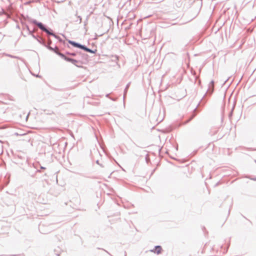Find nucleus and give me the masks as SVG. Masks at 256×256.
<instances>
[{
    "mask_svg": "<svg viewBox=\"0 0 256 256\" xmlns=\"http://www.w3.org/2000/svg\"><path fill=\"white\" fill-rule=\"evenodd\" d=\"M44 41L46 45L44 46L48 50L54 52L66 62L72 63L76 67H82V66L77 64L78 63L80 64H82V62L80 60H78L76 59L71 58L69 56H66L64 54L58 51V48L57 46H55L54 48L51 46L50 45L52 44V40L49 38H48L47 42H46V40L44 38Z\"/></svg>",
    "mask_w": 256,
    "mask_h": 256,
    "instance_id": "obj_1",
    "label": "nucleus"
},
{
    "mask_svg": "<svg viewBox=\"0 0 256 256\" xmlns=\"http://www.w3.org/2000/svg\"><path fill=\"white\" fill-rule=\"evenodd\" d=\"M30 22L38 26L40 30L45 32L47 34L55 36V33L53 30L50 28L46 26L45 24H42V22H38L36 20L31 19Z\"/></svg>",
    "mask_w": 256,
    "mask_h": 256,
    "instance_id": "obj_2",
    "label": "nucleus"
},
{
    "mask_svg": "<svg viewBox=\"0 0 256 256\" xmlns=\"http://www.w3.org/2000/svg\"><path fill=\"white\" fill-rule=\"evenodd\" d=\"M214 80H212L209 84L208 88L206 91V94L204 96L202 99L201 100V101L199 102L198 104L202 102L203 103V105L206 102V100H204V99L206 96H210L212 94L214 91Z\"/></svg>",
    "mask_w": 256,
    "mask_h": 256,
    "instance_id": "obj_3",
    "label": "nucleus"
},
{
    "mask_svg": "<svg viewBox=\"0 0 256 256\" xmlns=\"http://www.w3.org/2000/svg\"><path fill=\"white\" fill-rule=\"evenodd\" d=\"M150 252L160 254L162 252V248L160 246H156L154 249L150 250Z\"/></svg>",
    "mask_w": 256,
    "mask_h": 256,
    "instance_id": "obj_4",
    "label": "nucleus"
},
{
    "mask_svg": "<svg viewBox=\"0 0 256 256\" xmlns=\"http://www.w3.org/2000/svg\"><path fill=\"white\" fill-rule=\"evenodd\" d=\"M32 36L36 40H37V42H38L40 44H41L42 46H46L44 43L43 38H42V36H36L34 34H32Z\"/></svg>",
    "mask_w": 256,
    "mask_h": 256,
    "instance_id": "obj_5",
    "label": "nucleus"
},
{
    "mask_svg": "<svg viewBox=\"0 0 256 256\" xmlns=\"http://www.w3.org/2000/svg\"><path fill=\"white\" fill-rule=\"evenodd\" d=\"M68 44H71L72 46H73L74 47V48H80V45H81V44L80 43H78V42H76L75 41H73V40H68Z\"/></svg>",
    "mask_w": 256,
    "mask_h": 256,
    "instance_id": "obj_6",
    "label": "nucleus"
},
{
    "mask_svg": "<svg viewBox=\"0 0 256 256\" xmlns=\"http://www.w3.org/2000/svg\"><path fill=\"white\" fill-rule=\"evenodd\" d=\"M68 44H71L72 46H73L74 47V48H80V45H81V44L80 43H78V42H76L75 41H73V40H68Z\"/></svg>",
    "mask_w": 256,
    "mask_h": 256,
    "instance_id": "obj_7",
    "label": "nucleus"
},
{
    "mask_svg": "<svg viewBox=\"0 0 256 256\" xmlns=\"http://www.w3.org/2000/svg\"><path fill=\"white\" fill-rule=\"evenodd\" d=\"M130 82H129L126 85L124 90V99L125 98L126 96V94L130 86Z\"/></svg>",
    "mask_w": 256,
    "mask_h": 256,
    "instance_id": "obj_8",
    "label": "nucleus"
},
{
    "mask_svg": "<svg viewBox=\"0 0 256 256\" xmlns=\"http://www.w3.org/2000/svg\"><path fill=\"white\" fill-rule=\"evenodd\" d=\"M78 55H80L83 59L86 60L88 57V55L87 54L82 53L81 52H78Z\"/></svg>",
    "mask_w": 256,
    "mask_h": 256,
    "instance_id": "obj_9",
    "label": "nucleus"
},
{
    "mask_svg": "<svg viewBox=\"0 0 256 256\" xmlns=\"http://www.w3.org/2000/svg\"><path fill=\"white\" fill-rule=\"evenodd\" d=\"M182 4V2L181 0H176L175 2V5L177 8H180Z\"/></svg>",
    "mask_w": 256,
    "mask_h": 256,
    "instance_id": "obj_10",
    "label": "nucleus"
},
{
    "mask_svg": "<svg viewBox=\"0 0 256 256\" xmlns=\"http://www.w3.org/2000/svg\"><path fill=\"white\" fill-rule=\"evenodd\" d=\"M54 36H54V37L55 38H56L60 42L63 43V44L65 43V42L64 40H62V39L59 36L56 35V34H54Z\"/></svg>",
    "mask_w": 256,
    "mask_h": 256,
    "instance_id": "obj_11",
    "label": "nucleus"
},
{
    "mask_svg": "<svg viewBox=\"0 0 256 256\" xmlns=\"http://www.w3.org/2000/svg\"><path fill=\"white\" fill-rule=\"evenodd\" d=\"M118 56L116 55L112 56V60L114 62H116L118 64Z\"/></svg>",
    "mask_w": 256,
    "mask_h": 256,
    "instance_id": "obj_12",
    "label": "nucleus"
},
{
    "mask_svg": "<svg viewBox=\"0 0 256 256\" xmlns=\"http://www.w3.org/2000/svg\"><path fill=\"white\" fill-rule=\"evenodd\" d=\"M22 24L23 26V29L24 30V28L26 29V30H29V26H28L26 23V22H22Z\"/></svg>",
    "mask_w": 256,
    "mask_h": 256,
    "instance_id": "obj_13",
    "label": "nucleus"
},
{
    "mask_svg": "<svg viewBox=\"0 0 256 256\" xmlns=\"http://www.w3.org/2000/svg\"><path fill=\"white\" fill-rule=\"evenodd\" d=\"M96 51H97V50L96 49H95L94 50H92L88 48L86 52H89L90 54H96Z\"/></svg>",
    "mask_w": 256,
    "mask_h": 256,
    "instance_id": "obj_14",
    "label": "nucleus"
},
{
    "mask_svg": "<svg viewBox=\"0 0 256 256\" xmlns=\"http://www.w3.org/2000/svg\"><path fill=\"white\" fill-rule=\"evenodd\" d=\"M88 48L86 45L81 44L80 49H81L84 52H86Z\"/></svg>",
    "mask_w": 256,
    "mask_h": 256,
    "instance_id": "obj_15",
    "label": "nucleus"
},
{
    "mask_svg": "<svg viewBox=\"0 0 256 256\" xmlns=\"http://www.w3.org/2000/svg\"><path fill=\"white\" fill-rule=\"evenodd\" d=\"M75 16H76L78 18H79V20H76V22H78V23L80 24L82 22V17L80 16H78V12H76V14H75Z\"/></svg>",
    "mask_w": 256,
    "mask_h": 256,
    "instance_id": "obj_16",
    "label": "nucleus"
},
{
    "mask_svg": "<svg viewBox=\"0 0 256 256\" xmlns=\"http://www.w3.org/2000/svg\"><path fill=\"white\" fill-rule=\"evenodd\" d=\"M78 52H70V56H76L78 54Z\"/></svg>",
    "mask_w": 256,
    "mask_h": 256,
    "instance_id": "obj_17",
    "label": "nucleus"
},
{
    "mask_svg": "<svg viewBox=\"0 0 256 256\" xmlns=\"http://www.w3.org/2000/svg\"><path fill=\"white\" fill-rule=\"evenodd\" d=\"M196 114H192L191 117L188 119V122H190L195 116Z\"/></svg>",
    "mask_w": 256,
    "mask_h": 256,
    "instance_id": "obj_18",
    "label": "nucleus"
},
{
    "mask_svg": "<svg viewBox=\"0 0 256 256\" xmlns=\"http://www.w3.org/2000/svg\"><path fill=\"white\" fill-rule=\"evenodd\" d=\"M28 31V34L29 35H30L32 36V34H34V32H33V31L32 30H30V29L29 28V30H27Z\"/></svg>",
    "mask_w": 256,
    "mask_h": 256,
    "instance_id": "obj_19",
    "label": "nucleus"
},
{
    "mask_svg": "<svg viewBox=\"0 0 256 256\" xmlns=\"http://www.w3.org/2000/svg\"><path fill=\"white\" fill-rule=\"evenodd\" d=\"M54 252L56 256H60V253L58 252H57V250H54Z\"/></svg>",
    "mask_w": 256,
    "mask_h": 256,
    "instance_id": "obj_20",
    "label": "nucleus"
},
{
    "mask_svg": "<svg viewBox=\"0 0 256 256\" xmlns=\"http://www.w3.org/2000/svg\"><path fill=\"white\" fill-rule=\"evenodd\" d=\"M96 163L98 164H99L101 167L102 168H104V166H103L102 164H100V163H99V160H97L96 161Z\"/></svg>",
    "mask_w": 256,
    "mask_h": 256,
    "instance_id": "obj_21",
    "label": "nucleus"
},
{
    "mask_svg": "<svg viewBox=\"0 0 256 256\" xmlns=\"http://www.w3.org/2000/svg\"><path fill=\"white\" fill-rule=\"evenodd\" d=\"M70 52H70L66 51V54H64L66 56V55H68V56H70Z\"/></svg>",
    "mask_w": 256,
    "mask_h": 256,
    "instance_id": "obj_22",
    "label": "nucleus"
},
{
    "mask_svg": "<svg viewBox=\"0 0 256 256\" xmlns=\"http://www.w3.org/2000/svg\"><path fill=\"white\" fill-rule=\"evenodd\" d=\"M110 98L112 100V101H116L117 100V98Z\"/></svg>",
    "mask_w": 256,
    "mask_h": 256,
    "instance_id": "obj_23",
    "label": "nucleus"
},
{
    "mask_svg": "<svg viewBox=\"0 0 256 256\" xmlns=\"http://www.w3.org/2000/svg\"><path fill=\"white\" fill-rule=\"evenodd\" d=\"M102 250H104V251H105L106 253H108L110 256H112L110 253H109L107 250H104V249H102Z\"/></svg>",
    "mask_w": 256,
    "mask_h": 256,
    "instance_id": "obj_24",
    "label": "nucleus"
},
{
    "mask_svg": "<svg viewBox=\"0 0 256 256\" xmlns=\"http://www.w3.org/2000/svg\"><path fill=\"white\" fill-rule=\"evenodd\" d=\"M232 110H231V112L229 114V116H232Z\"/></svg>",
    "mask_w": 256,
    "mask_h": 256,
    "instance_id": "obj_25",
    "label": "nucleus"
},
{
    "mask_svg": "<svg viewBox=\"0 0 256 256\" xmlns=\"http://www.w3.org/2000/svg\"><path fill=\"white\" fill-rule=\"evenodd\" d=\"M110 94H106V98H110Z\"/></svg>",
    "mask_w": 256,
    "mask_h": 256,
    "instance_id": "obj_26",
    "label": "nucleus"
},
{
    "mask_svg": "<svg viewBox=\"0 0 256 256\" xmlns=\"http://www.w3.org/2000/svg\"><path fill=\"white\" fill-rule=\"evenodd\" d=\"M40 169L44 170V169H46V168H45V167H44V166H40Z\"/></svg>",
    "mask_w": 256,
    "mask_h": 256,
    "instance_id": "obj_27",
    "label": "nucleus"
},
{
    "mask_svg": "<svg viewBox=\"0 0 256 256\" xmlns=\"http://www.w3.org/2000/svg\"><path fill=\"white\" fill-rule=\"evenodd\" d=\"M41 226H41V225H40V228H39V230H40V231H41Z\"/></svg>",
    "mask_w": 256,
    "mask_h": 256,
    "instance_id": "obj_28",
    "label": "nucleus"
},
{
    "mask_svg": "<svg viewBox=\"0 0 256 256\" xmlns=\"http://www.w3.org/2000/svg\"><path fill=\"white\" fill-rule=\"evenodd\" d=\"M252 180H254L256 181V177L255 178H252Z\"/></svg>",
    "mask_w": 256,
    "mask_h": 256,
    "instance_id": "obj_29",
    "label": "nucleus"
},
{
    "mask_svg": "<svg viewBox=\"0 0 256 256\" xmlns=\"http://www.w3.org/2000/svg\"><path fill=\"white\" fill-rule=\"evenodd\" d=\"M242 216H243V218H244L248 220L244 216H243L242 214Z\"/></svg>",
    "mask_w": 256,
    "mask_h": 256,
    "instance_id": "obj_30",
    "label": "nucleus"
},
{
    "mask_svg": "<svg viewBox=\"0 0 256 256\" xmlns=\"http://www.w3.org/2000/svg\"><path fill=\"white\" fill-rule=\"evenodd\" d=\"M146 162H148V158H147V156H146Z\"/></svg>",
    "mask_w": 256,
    "mask_h": 256,
    "instance_id": "obj_31",
    "label": "nucleus"
},
{
    "mask_svg": "<svg viewBox=\"0 0 256 256\" xmlns=\"http://www.w3.org/2000/svg\"><path fill=\"white\" fill-rule=\"evenodd\" d=\"M9 56L11 57V58H13L14 56H12V55H8Z\"/></svg>",
    "mask_w": 256,
    "mask_h": 256,
    "instance_id": "obj_32",
    "label": "nucleus"
},
{
    "mask_svg": "<svg viewBox=\"0 0 256 256\" xmlns=\"http://www.w3.org/2000/svg\"><path fill=\"white\" fill-rule=\"evenodd\" d=\"M200 83H201V82H200V80H199V82H198V84H200Z\"/></svg>",
    "mask_w": 256,
    "mask_h": 256,
    "instance_id": "obj_33",
    "label": "nucleus"
},
{
    "mask_svg": "<svg viewBox=\"0 0 256 256\" xmlns=\"http://www.w3.org/2000/svg\"><path fill=\"white\" fill-rule=\"evenodd\" d=\"M86 22H84V26H86Z\"/></svg>",
    "mask_w": 256,
    "mask_h": 256,
    "instance_id": "obj_34",
    "label": "nucleus"
},
{
    "mask_svg": "<svg viewBox=\"0 0 256 256\" xmlns=\"http://www.w3.org/2000/svg\"><path fill=\"white\" fill-rule=\"evenodd\" d=\"M16 27H17V28H20V26L18 25L16 26Z\"/></svg>",
    "mask_w": 256,
    "mask_h": 256,
    "instance_id": "obj_35",
    "label": "nucleus"
},
{
    "mask_svg": "<svg viewBox=\"0 0 256 256\" xmlns=\"http://www.w3.org/2000/svg\"><path fill=\"white\" fill-rule=\"evenodd\" d=\"M227 80H225V82H224V84H225V83L226 82V81H227Z\"/></svg>",
    "mask_w": 256,
    "mask_h": 256,
    "instance_id": "obj_36",
    "label": "nucleus"
},
{
    "mask_svg": "<svg viewBox=\"0 0 256 256\" xmlns=\"http://www.w3.org/2000/svg\"><path fill=\"white\" fill-rule=\"evenodd\" d=\"M217 132V130L215 131L214 133V134H216Z\"/></svg>",
    "mask_w": 256,
    "mask_h": 256,
    "instance_id": "obj_37",
    "label": "nucleus"
},
{
    "mask_svg": "<svg viewBox=\"0 0 256 256\" xmlns=\"http://www.w3.org/2000/svg\"><path fill=\"white\" fill-rule=\"evenodd\" d=\"M218 183L216 184V186H218Z\"/></svg>",
    "mask_w": 256,
    "mask_h": 256,
    "instance_id": "obj_38",
    "label": "nucleus"
},
{
    "mask_svg": "<svg viewBox=\"0 0 256 256\" xmlns=\"http://www.w3.org/2000/svg\"><path fill=\"white\" fill-rule=\"evenodd\" d=\"M28 116H26V118H28Z\"/></svg>",
    "mask_w": 256,
    "mask_h": 256,
    "instance_id": "obj_39",
    "label": "nucleus"
},
{
    "mask_svg": "<svg viewBox=\"0 0 256 256\" xmlns=\"http://www.w3.org/2000/svg\"><path fill=\"white\" fill-rule=\"evenodd\" d=\"M254 162L256 163V160H254Z\"/></svg>",
    "mask_w": 256,
    "mask_h": 256,
    "instance_id": "obj_40",
    "label": "nucleus"
},
{
    "mask_svg": "<svg viewBox=\"0 0 256 256\" xmlns=\"http://www.w3.org/2000/svg\"><path fill=\"white\" fill-rule=\"evenodd\" d=\"M126 256V254H125V256Z\"/></svg>",
    "mask_w": 256,
    "mask_h": 256,
    "instance_id": "obj_41",
    "label": "nucleus"
}]
</instances>
